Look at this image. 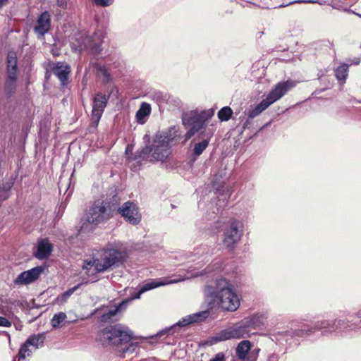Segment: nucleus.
<instances>
[{"label":"nucleus","instance_id":"nucleus-44","mask_svg":"<svg viewBox=\"0 0 361 361\" xmlns=\"http://www.w3.org/2000/svg\"><path fill=\"white\" fill-rule=\"evenodd\" d=\"M5 200H3L2 199V194L0 193V206L1 205V203L3 201H4Z\"/></svg>","mask_w":361,"mask_h":361},{"label":"nucleus","instance_id":"nucleus-7","mask_svg":"<svg viewBox=\"0 0 361 361\" xmlns=\"http://www.w3.org/2000/svg\"><path fill=\"white\" fill-rule=\"evenodd\" d=\"M263 316L258 314L244 318L235 325L221 331L216 338V341L248 338L263 324Z\"/></svg>","mask_w":361,"mask_h":361},{"label":"nucleus","instance_id":"nucleus-4","mask_svg":"<svg viewBox=\"0 0 361 361\" xmlns=\"http://www.w3.org/2000/svg\"><path fill=\"white\" fill-rule=\"evenodd\" d=\"M132 339V331L121 324L108 326L98 335V340L103 346L114 348L118 355L123 357L133 354L138 347L137 342Z\"/></svg>","mask_w":361,"mask_h":361},{"label":"nucleus","instance_id":"nucleus-27","mask_svg":"<svg viewBox=\"0 0 361 361\" xmlns=\"http://www.w3.org/2000/svg\"><path fill=\"white\" fill-rule=\"evenodd\" d=\"M151 113V106L148 103L142 102L136 112L135 118L139 124L146 123L147 118Z\"/></svg>","mask_w":361,"mask_h":361},{"label":"nucleus","instance_id":"nucleus-11","mask_svg":"<svg viewBox=\"0 0 361 361\" xmlns=\"http://www.w3.org/2000/svg\"><path fill=\"white\" fill-rule=\"evenodd\" d=\"M104 37L105 35L101 30L95 31L92 35H89L87 31L82 30L72 38L71 47L79 51L87 49L92 56H96L103 50L102 45Z\"/></svg>","mask_w":361,"mask_h":361},{"label":"nucleus","instance_id":"nucleus-8","mask_svg":"<svg viewBox=\"0 0 361 361\" xmlns=\"http://www.w3.org/2000/svg\"><path fill=\"white\" fill-rule=\"evenodd\" d=\"M348 321L345 319H324L317 322L313 326L307 328H302L298 329H290L283 333L284 336L287 338H293L295 336L302 337L304 336H311L317 331H320L323 336H328L336 331L338 327L343 329H348L350 330L356 331L357 325H352L348 324Z\"/></svg>","mask_w":361,"mask_h":361},{"label":"nucleus","instance_id":"nucleus-41","mask_svg":"<svg viewBox=\"0 0 361 361\" xmlns=\"http://www.w3.org/2000/svg\"><path fill=\"white\" fill-rule=\"evenodd\" d=\"M57 5L61 8H66V3L64 0H57Z\"/></svg>","mask_w":361,"mask_h":361},{"label":"nucleus","instance_id":"nucleus-12","mask_svg":"<svg viewBox=\"0 0 361 361\" xmlns=\"http://www.w3.org/2000/svg\"><path fill=\"white\" fill-rule=\"evenodd\" d=\"M216 227L222 232L223 245L229 250H234L244 233V224L242 221L230 218L224 221L216 222Z\"/></svg>","mask_w":361,"mask_h":361},{"label":"nucleus","instance_id":"nucleus-36","mask_svg":"<svg viewBox=\"0 0 361 361\" xmlns=\"http://www.w3.org/2000/svg\"><path fill=\"white\" fill-rule=\"evenodd\" d=\"M11 326V322H9L6 317L0 316V326L8 327Z\"/></svg>","mask_w":361,"mask_h":361},{"label":"nucleus","instance_id":"nucleus-23","mask_svg":"<svg viewBox=\"0 0 361 361\" xmlns=\"http://www.w3.org/2000/svg\"><path fill=\"white\" fill-rule=\"evenodd\" d=\"M90 66L95 71L97 77L101 80L102 84L107 85L112 82L111 73L104 64L96 61H90Z\"/></svg>","mask_w":361,"mask_h":361},{"label":"nucleus","instance_id":"nucleus-33","mask_svg":"<svg viewBox=\"0 0 361 361\" xmlns=\"http://www.w3.org/2000/svg\"><path fill=\"white\" fill-rule=\"evenodd\" d=\"M233 114V111L229 106L221 108L218 112V118L221 121H228Z\"/></svg>","mask_w":361,"mask_h":361},{"label":"nucleus","instance_id":"nucleus-37","mask_svg":"<svg viewBox=\"0 0 361 361\" xmlns=\"http://www.w3.org/2000/svg\"><path fill=\"white\" fill-rule=\"evenodd\" d=\"M210 361H225V355L223 353H219Z\"/></svg>","mask_w":361,"mask_h":361},{"label":"nucleus","instance_id":"nucleus-5","mask_svg":"<svg viewBox=\"0 0 361 361\" xmlns=\"http://www.w3.org/2000/svg\"><path fill=\"white\" fill-rule=\"evenodd\" d=\"M235 264L233 262L229 260H224L222 259H215L204 269L200 271L197 270V267H190L184 276L180 275L178 277L172 279L169 282L162 283L157 282L156 281H150L139 284L137 286L140 288L141 293L143 294L147 291L151 290L168 283H176L186 279L203 275L221 274L226 276L233 277L235 273Z\"/></svg>","mask_w":361,"mask_h":361},{"label":"nucleus","instance_id":"nucleus-25","mask_svg":"<svg viewBox=\"0 0 361 361\" xmlns=\"http://www.w3.org/2000/svg\"><path fill=\"white\" fill-rule=\"evenodd\" d=\"M7 75L18 77V59L16 52L10 51L6 58Z\"/></svg>","mask_w":361,"mask_h":361},{"label":"nucleus","instance_id":"nucleus-24","mask_svg":"<svg viewBox=\"0 0 361 361\" xmlns=\"http://www.w3.org/2000/svg\"><path fill=\"white\" fill-rule=\"evenodd\" d=\"M125 309L124 306H121L120 303L117 306L103 307L97 310V313L99 314V319L102 322H108L112 320L113 317L121 310Z\"/></svg>","mask_w":361,"mask_h":361},{"label":"nucleus","instance_id":"nucleus-45","mask_svg":"<svg viewBox=\"0 0 361 361\" xmlns=\"http://www.w3.org/2000/svg\"><path fill=\"white\" fill-rule=\"evenodd\" d=\"M23 360H20L19 358H18L17 356H16L14 358H13V361H22Z\"/></svg>","mask_w":361,"mask_h":361},{"label":"nucleus","instance_id":"nucleus-39","mask_svg":"<svg viewBox=\"0 0 361 361\" xmlns=\"http://www.w3.org/2000/svg\"><path fill=\"white\" fill-rule=\"evenodd\" d=\"M198 207L202 209V210H204L206 209V205H205V198H204V200H201L199 203H198Z\"/></svg>","mask_w":361,"mask_h":361},{"label":"nucleus","instance_id":"nucleus-3","mask_svg":"<svg viewBox=\"0 0 361 361\" xmlns=\"http://www.w3.org/2000/svg\"><path fill=\"white\" fill-rule=\"evenodd\" d=\"M179 135L176 127L169 128L157 135L150 145L137 150L133 159L137 163L142 161L164 162L171 154V147L177 143Z\"/></svg>","mask_w":361,"mask_h":361},{"label":"nucleus","instance_id":"nucleus-15","mask_svg":"<svg viewBox=\"0 0 361 361\" xmlns=\"http://www.w3.org/2000/svg\"><path fill=\"white\" fill-rule=\"evenodd\" d=\"M44 334L32 335L30 336L26 341L20 346L17 355L20 360H25L27 357H30L34 350L39 348L44 343Z\"/></svg>","mask_w":361,"mask_h":361},{"label":"nucleus","instance_id":"nucleus-34","mask_svg":"<svg viewBox=\"0 0 361 361\" xmlns=\"http://www.w3.org/2000/svg\"><path fill=\"white\" fill-rule=\"evenodd\" d=\"M66 314L64 312H59L55 314L51 319V324L53 328H58L61 326V324L66 319Z\"/></svg>","mask_w":361,"mask_h":361},{"label":"nucleus","instance_id":"nucleus-6","mask_svg":"<svg viewBox=\"0 0 361 361\" xmlns=\"http://www.w3.org/2000/svg\"><path fill=\"white\" fill-rule=\"evenodd\" d=\"M118 209L116 201H109L107 200H97L93 202L86 212V221L80 226V231L85 232L91 230L89 226H97L104 224L111 219Z\"/></svg>","mask_w":361,"mask_h":361},{"label":"nucleus","instance_id":"nucleus-20","mask_svg":"<svg viewBox=\"0 0 361 361\" xmlns=\"http://www.w3.org/2000/svg\"><path fill=\"white\" fill-rule=\"evenodd\" d=\"M210 256V249L206 245H202L195 248L193 252L184 253L180 256V257L187 260L188 262L200 260L197 263L199 264L207 259Z\"/></svg>","mask_w":361,"mask_h":361},{"label":"nucleus","instance_id":"nucleus-38","mask_svg":"<svg viewBox=\"0 0 361 361\" xmlns=\"http://www.w3.org/2000/svg\"><path fill=\"white\" fill-rule=\"evenodd\" d=\"M313 2L314 1H311V0H295V1H290L289 4L285 5L284 6H286L289 4H295V3L308 4V3H313ZM281 6H283L281 5Z\"/></svg>","mask_w":361,"mask_h":361},{"label":"nucleus","instance_id":"nucleus-18","mask_svg":"<svg viewBox=\"0 0 361 361\" xmlns=\"http://www.w3.org/2000/svg\"><path fill=\"white\" fill-rule=\"evenodd\" d=\"M116 212L121 214L126 221L133 225H137L141 220L137 207L131 202H126L121 207H118Z\"/></svg>","mask_w":361,"mask_h":361},{"label":"nucleus","instance_id":"nucleus-31","mask_svg":"<svg viewBox=\"0 0 361 361\" xmlns=\"http://www.w3.org/2000/svg\"><path fill=\"white\" fill-rule=\"evenodd\" d=\"M209 140L208 139H204L200 142L195 143L192 154L196 157L200 156L209 146Z\"/></svg>","mask_w":361,"mask_h":361},{"label":"nucleus","instance_id":"nucleus-40","mask_svg":"<svg viewBox=\"0 0 361 361\" xmlns=\"http://www.w3.org/2000/svg\"><path fill=\"white\" fill-rule=\"evenodd\" d=\"M279 357L276 354H271L269 356L268 361H278Z\"/></svg>","mask_w":361,"mask_h":361},{"label":"nucleus","instance_id":"nucleus-48","mask_svg":"<svg viewBox=\"0 0 361 361\" xmlns=\"http://www.w3.org/2000/svg\"><path fill=\"white\" fill-rule=\"evenodd\" d=\"M357 15L360 18H361V14L357 13Z\"/></svg>","mask_w":361,"mask_h":361},{"label":"nucleus","instance_id":"nucleus-22","mask_svg":"<svg viewBox=\"0 0 361 361\" xmlns=\"http://www.w3.org/2000/svg\"><path fill=\"white\" fill-rule=\"evenodd\" d=\"M51 69L53 73L60 80L61 85H66L71 71V66L65 61H59L53 63Z\"/></svg>","mask_w":361,"mask_h":361},{"label":"nucleus","instance_id":"nucleus-10","mask_svg":"<svg viewBox=\"0 0 361 361\" xmlns=\"http://www.w3.org/2000/svg\"><path fill=\"white\" fill-rule=\"evenodd\" d=\"M296 85L297 82L291 79L278 82L269 92L265 99H262L258 104L247 111L246 114L247 118L249 119H253L258 116L269 106L286 94L290 90L295 87Z\"/></svg>","mask_w":361,"mask_h":361},{"label":"nucleus","instance_id":"nucleus-17","mask_svg":"<svg viewBox=\"0 0 361 361\" xmlns=\"http://www.w3.org/2000/svg\"><path fill=\"white\" fill-rule=\"evenodd\" d=\"M109 97L102 93L97 92L92 99V110L91 122L94 126H97L107 105Z\"/></svg>","mask_w":361,"mask_h":361},{"label":"nucleus","instance_id":"nucleus-30","mask_svg":"<svg viewBox=\"0 0 361 361\" xmlns=\"http://www.w3.org/2000/svg\"><path fill=\"white\" fill-rule=\"evenodd\" d=\"M17 77L7 75L4 91L6 95L11 96L15 91L16 87Z\"/></svg>","mask_w":361,"mask_h":361},{"label":"nucleus","instance_id":"nucleus-42","mask_svg":"<svg viewBox=\"0 0 361 361\" xmlns=\"http://www.w3.org/2000/svg\"><path fill=\"white\" fill-rule=\"evenodd\" d=\"M8 0H0V10L6 5Z\"/></svg>","mask_w":361,"mask_h":361},{"label":"nucleus","instance_id":"nucleus-1","mask_svg":"<svg viewBox=\"0 0 361 361\" xmlns=\"http://www.w3.org/2000/svg\"><path fill=\"white\" fill-rule=\"evenodd\" d=\"M128 246L121 242L108 244L92 259H86L82 266L86 274L92 277L90 281H96V274L104 272L123 264L129 257Z\"/></svg>","mask_w":361,"mask_h":361},{"label":"nucleus","instance_id":"nucleus-21","mask_svg":"<svg viewBox=\"0 0 361 361\" xmlns=\"http://www.w3.org/2000/svg\"><path fill=\"white\" fill-rule=\"evenodd\" d=\"M51 27V15L48 11L42 13L38 17L36 25L34 27V32L38 37H43Z\"/></svg>","mask_w":361,"mask_h":361},{"label":"nucleus","instance_id":"nucleus-28","mask_svg":"<svg viewBox=\"0 0 361 361\" xmlns=\"http://www.w3.org/2000/svg\"><path fill=\"white\" fill-rule=\"evenodd\" d=\"M348 75V64L342 63L335 70V75L340 84L345 82Z\"/></svg>","mask_w":361,"mask_h":361},{"label":"nucleus","instance_id":"nucleus-16","mask_svg":"<svg viewBox=\"0 0 361 361\" xmlns=\"http://www.w3.org/2000/svg\"><path fill=\"white\" fill-rule=\"evenodd\" d=\"M252 343L248 340L241 341L235 348V357L239 361H256L260 349H251Z\"/></svg>","mask_w":361,"mask_h":361},{"label":"nucleus","instance_id":"nucleus-14","mask_svg":"<svg viewBox=\"0 0 361 361\" xmlns=\"http://www.w3.org/2000/svg\"><path fill=\"white\" fill-rule=\"evenodd\" d=\"M209 314L210 312L209 310H204L188 315L182 318L177 323L174 324L170 327L166 328L159 331L157 334L152 336L150 338L152 340H164L169 335L173 334L178 328H181L193 323L201 322L205 320L209 316Z\"/></svg>","mask_w":361,"mask_h":361},{"label":"nucleus","instance_id":"nucleus-2","mask_svg":"<svg viewBox=\"0 0 361 361\" xmlns=\"http://www.w3.org/2000/svg\"><path fill=\"white\" fill-rule=\"evenodd\" d=\"M203 293L211 309L218 307L224 311L235 312L240 305L234 285L223 276L215 279L214 285L204 286Z\"/></svg>","mask_w":361,"mask_h":361},{"label":"nucleus","instance_id":"nucleus-43","mask_svg":"<svg viewBox=\"0 0 361 361\" xmlns=\"http://www.w3.org/2000/svg\"><path fill=\"white\" fill-rule=\"evenodd\" d=\"M360 63V60L359 59H355L352 63L351 64H355V65H357Z\"/></svg>","mask_w":361,"mask_h":361},{"label":"nucleus","instance_id":"nucleus-13","mask_svg":"<svg viewBox=\"0 0 361 361\" xmlns=\"http://www.w3.org/2000/svg\"><path fill=\"white\" fill-rule=\"evenodd\" d=\"M214 114L212 109L198 112L190 111L183 114L182 123L187 133L185 134V140L188 141L196 133H199L205 126L206 121Z\"/></svg>","mask_w":361,"mask_h":361},{"label":"nucleus","instance_id":"nucleus-19","mask_svg":"<svg viewBox=\"0 0 361 361\" xmlns=\"http://www.w3.org/2000/svg\"><path fill=\"white\" fill-rule=\"evenodd\" d=\"M44 268L42 266L35 267L30 270L21 272L14 280L16 285H27L37 281L44 272Z\"/></svg>","mask_w":361,"mask_h":361},{"label":"nucleus","instance_id":"nucleus-9","mask_svg":"<svg viewBox=\"0 0 361 361\" xmlns=\"http://www.w3.org/2000/svg\"><path fill=\"white\" fill-rule=\"evenodd\" d=\"M228 176L225 169L219 170L216 173H214L211 182L209 192L214 191L213 196L211 199L216 197V195L224 196L222 200H219L218 202L215 203L211 202L207 205V213L209 215V211L212 210V214H218L221 208L226 206L228 199L230 197V188L227 184Z\"/></svg>","mask_w":361,"mask_h":361},{"label":"nucleus","instance_id":"nucleus-47","mask_svg":"<svg viewBox=\"0 0 361 361\" xmlns=\"http://www.w3.org/2000/svg\"><path fill=\"white\" fill-rule=\"evenodd\" d=\"M356 315H357V317H361V312H358Z\"/></svg>","mask_w":361,"mask_h":361},{"label":"nucleus","instance_id":"nucleus-32","mask_svg":"<svg viewBox=\"0 0 361 361\" xmlns=\"http://www.w3.org/2000/svg\"><path fill=\"white\" fill-rule=\"evenodd\" d=\"M80 284L68 289L63 292L56 298V301L59 303H63L73 294V293L79 288Z\"/></svg>","mask_w":361,"mask_h":361},{"label":"nucleus","instance_id":"nucleus-26","mask_svg":"<svg viewBox=\"0 0 361 361\" xmlns=\"http://www.w3.org/2000/svg\"><path fill=\"white\" fill-rule=\"evenodd\" d=\"M51 250V244L44 239L39 243L35 256L39 259H46L50 255Z\"/></svg>","mask_w":361,"mask_h":361},{"label":"nucleus","instance_id":"nucleus-35","mask_svg":"<svg viewBox=\"0 0 361 361\" xmlns=\"http://www.w3.org/2000/svg\"><path fill=\"white\" fill-rule=\"evenodd\" d=\"M93 4L97 6L107 7L111 6L114 0H92Z\"/></svg>","mask_w":361,"mask_h":361},{"label":"nucleus","instance_id":"nucleus-29","mask_svg":"<svg viewBox=\"0 0 361 361\" xmlns=\"http://www.w3.org/2000/svg\"><path fill=\"white\" fill-rule=\"evenodd\" d=\"M142 294V293H141L138 286L136 288H130L129 298L120 302V305L124 306V308H126L128 306V305L133 300L140 299Z\"/></svg>","mask_w":361,"mask_h":361},{"label":"nucleus","instance_id":"nucleus-46","mask_svg":"<svg viewBox=\"0 0 361 361\" xmlns=\"http://www.w3.org/2000/svg\"><path fill=\"white\" fill-rule=\"evenodd\" d=\"M247 123H248V121L245 122V123L243 124V128H245L247 127Z\"/></svg>","mask_w":361,"mask_h":361}]
</instances>
